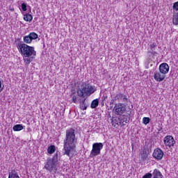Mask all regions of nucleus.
<instances>
[{
    "label": "nucleus",
    "mask_w": 178,
    "mask_h": 178,
    "mask_svg": "<svg viewBox=\"0 0 178 178\" xmlns=\"http://www.w3.org/2000/svg\"><path fill=\"white\" fill-rule=\"evenodd\" d=\"M37 38H38V34L35 32H31L28 35L24 37V42L25 44H31L33 40H37Z\"/></svg>",
    "instance_id": "6"
},
{
    "label": "nucleus",
    "mask_w": 178,
    "mask_h": 178,
    "mask_svg": "<svg viewBox=\"0 0 178 178\" xmlns=\"http://www.w3.org/2000/svg\"><path fill=\"white\" fill-rule=\"evenodd\" d=\"M10 10H11V12H14L15 11V8H11Z\"/></svg>",
    "instance_id": "32"
},
{
    "label": "nucleus",
    "mask_w": 178,
    "mask_h": 178,
    "mask_svg": "<svg viewBox=\"0 0 178 178\" xmlns=\"http://www.w3.org/2000/svg\"><path fill=\"white\" fill-rule=\"evenodd\" d=\"M97 91V88L95 86H92L88 82H83L81 88L77 90L78 97L81 98H86V97H90V95H92Z\"/></svg>",
    "instance_id": "2"
},
{
    "label": "nucleus",
    "mask_w": 178,
    "mask_h": 178,
    "mask_svg": "<svg viewBox=\"0 0 178 178\" xmlns=\"http://www.w3.org/2000/svg\"><path fill=\"white\" fill-rule=\"evenodd\" d=\"M86 98L83 99L82 100L80 99V108L82 111H86L87 108H88V104L86 102Z\"/></svg>",
    "instance_id": "14"
},
{
    "label": "nucleus",
    "mask_w": 178,
    "mask_h": 178,
    "mask_svg": "<svg viewBox=\"0 0 178 178\" xmlns=\"http://www.w3.org/2000/svg\"><path fill=\"white\" fill-rule=\"evenodd\" d=\"M159 71L161 72L164 74H167L169 73V65L166 63H163L159 65Z\"/></svg>",
    "instance_id": "13"
},
{
    "label": "nucleus",
    "mask_w": 178,
    "mask_h": 178,
    "mask_svg": "<svg viewBox=\"0 0 178 178\" xmlns=\"http://www.w3.org/2000/svg\"><path fill=\"white\" fill-rule=\"evenodd\" d=\"M55 151H56V147H55V145H51L47 148L48 154H54V152H55Z\"/></svg>",
    "instance_id": "21"
},
{
    "label": "nucleus",
    "mask_w": 178,
    "mask_h": 178,
    "mask_svg": "<svg viewBox=\"0 0 178 178\" xmlns=\"http://www.w3.org/2000/svg\"><path fill=\"white\" fill-rule=\"evenodd\" d=\"M104 148V144L102 143H95L92 145V149L90 152V158H94L97 156V155H100L101 149Z\"/></svg>",
    "instance_id": "4"
},
{
    "label": "nucleus",
    "mask_w": 178,
    "mask_h": 178,
    "mask_svg": "<svg viewBox=\"0 0 178 178\" xmlns=\"http://www.w3.org/2000/svg\"><path fill=\"white\" fill-rule=\"evenodd\" d=\"M115 98L117 101H122V102H123L124 104H129V99L127 98V95L122 92H119L118 94H117Z\"/></svg>",
    "instance_id": "12"
},
{
    "label": "nucleus",
    "mask_w": 178,
    "mask_h": 178,
    "mask_svg": "<svg viewBox=\"0 0 178 178\" xmlns=\"http://www.w3.org/2000/svg\"><path fill=\"white\" fill-rule=\"evenodd\" d=\"M166 77V75L163 74V72L161 71H155L154 74V79L156 80V81H159V83H161V81H163Z\"/></svg>",
    "instance_id": "10"
},
{
    "label": "nucleus",
    "mask_w": 178,
    "mask_h": 178,
    "mask_svg": "<svg viewBox=\"0 0 178 178\" xmlns=\"http://www.w3.org/2000/svg\"><path fill=\"white\" fill-rule=\"evenodd\" d=\"M114 111L115 112V115L122 116V114L126 112V104L123 103L115 104Z\"/></svg>",
    "instance_id": "5"
},
{
    "label": "nucleus",
    "mask_w": 178,
    "mask_h": 178,
    "mask_svg": "<svg viewBox=\"0 0 178 178\" xmlns=\"http://www.w3.org/2000/svg\"><path fill=\"white\" fill-rule=\"evenodd\" d=\"M106 98V97H104V99H105Z\"/></svg>",
    "instance_id": "34"
},
{
    "label": "nucleus",
    "mask_w": 178,
    "mask_h": 178,
    "mask_svg": "<svg viewBox=\"0 0 178 178\" xmlns=\"http://www.w3.org/2000/svg\"><path fill=\"white\" fill-rule=\"evenodd\" d=\"M77 145V137H76V129L70 128L65 131V138L64 139V155L70 156V152L76 149Z\"/></svg>",
    "instance_id": "1"
},
{
    "label": "nucleus",
    "mask_w": 178,
    "mask_h": 178,
    "mask_svg": "<svg viewBox=\"0 0 178 178\" xmlns=\"http://www.w3.org/2000/svg\"><path fill=\"white\" fill-rule=\"evenodd\" d=\"M113 102H115V100L112 99L110 104H113Z\"/></svg>",
    "instance_id": "31"
},
{
    "label": "nucleus",
    "mask_w": 178,
    "mask_h": 178,
    "mask_svg": "<svg viewBox=\"0 0 178 178\" xmlns=\"http://www.w3.org/2000/svg\"><path fill=\"white\" fill-rule=\"evenodd\" d=\"M164 144L166 147H169L170 148L175 146L176 144V141L175 138L172 136H166L163 140Z\"/></svg>",
    "instance_id": "8"
},
{
    "label": "nucleus",
    "mask_w": 178,
    "mask_h": 178,
    "mask_svg": "<svg viewBox=\"0 0 178 178\" xmlns=\"http://www.w3.org/2000/svg\"><path fill=\"white\" fill-rule=\"evenodd\" d=\"M163 151L159 148H156L154 150L152 156L154 158V159H156V161H161L162 160V158H163Z\"/></svg>",
    "instance_id": "9"
},
{
    "label": "nucleus",
    "mask_w": 178,
    "mask_h": 178,
    "mask_svg": "<svg viewBox=\"0 0 178 178\" xmlns=\"http://www.w3.org/2000/svg\"><path fill=\"white\" fill-rule=\"evenodd\" d=\"M17 48L19 49L21 55H22L24 58H30L37 55V52L34 49V47L29 46L26 43H19Z\"/></svg>",
    "instance_id": "3"
},
{
    "label": "nucleus",
    "mask_w": 178,
    "mask_h": 178,
    "mask_svg": "<svg viewBox=\"0 0 178 178\" xmlns=\"http://www.w3.org/2000/svg\"><path fill=\"white\" fill-rule=\"evenodd\" d=\"M33 58H34V56L26 57V58H24V62L26 66H29V65L31 63V61L33 60L31 59H33Z\"/></svg>",
    "instance_id": "22"
},
{
    "label": "nucleus",
    "mask_w": 178,
    "mask_h": 178,
    "mask_svg": "<svg viewBox=\"0 0 178 178\" xmlns=\"http://www.w3.org/2000/svg\"><path fill=\"white\" fill-rule=\"evenodd\" d=\"M24 20H25V22H32L33 15L29 13L24 14Z\"/></svg>",
    "instance_id": "18"
},
{
    "label": "nucleus",
    "mask_w": 178,
    "mask_h": 178,
    "mask_svg": "<svg viewBox=\"0 0 178 178\" xmlns=\"http://www.w3.org/2000/svg\"><path fill=\"white\" fill-rule=\"evenodd\" d=\"M59 154H58V152H56V154H54L52 159H51V161L55 163L56 165H58V162L59 161Z\"/></svg>",
    "instance_id": "17"
},
{
    "label": "nucleus",
    "mask_w": 178,
    "mask_h": 178,
    "mask_svg": "<svg viewBox=\"0 0 178 178\" xmlns=\"http://www.w3.org/2000/svg\"><path fill=\"white\" fill-rule=\"evenodd\" d=\"M23 129H24V127L22 124H16L13 127L14 131H21Z\"/></svg>",
    "instance_id": "20"
},
{
    "label": "nucleus",
    "mask_w": 178,
    "mask_h": 178,
    "mask_svg": "<svg viewBox=\"0 0 178 178\" xmlns=\"http://www.w3.org/2000/svg\"><path fill=\"white\" fill-rule=\"evenodd\" d=\"M99 104V100H98V99H94L90 104V108H92V109H95V108H97V106H98Z\"/></svg>",
    "instance_id": "19"
},
{
    "label": "nucleus",
    "mask_w": 178,
    "mask_h": 178,
    "mask_svg": "<svg viewBox=\"0 0 178 178\" xmlns=\"http://www.w3.org/2000/svg\"><path fill=\"white\" fill-rule=\"evenodd\" d=\"M44 169L49 171L50 172H54V170H58V168H56V164L52 162L51 159H47V162L44 165Z\"/></svg>",
    "instance_id": "7"
},
{
    "label": "nucleus",
    "mask_w": 178,
    "mask_h": 178,
    "mask_svg": "<svg viewBox=\"0 0 178 178\" xmlns=\"http://www.w3.org/2000/svg\"><path fill=\"white\" fill-rule=\"evenodd\" d=\"M150 50H155V48H156V43L153 42L150 44Z\"/></svg>",
    "instance_id": "27"
},
{
    "label": "nucleus",
    "mask_w": 178,
    "mask_h": 178,
    "mask_svg": "<svg viewBox=\"0 0 178 178\" xmlns=\"http://www.w3.org/2000/svg\"><path fill=\"white\" fill-rule=\"evenodd\" d=\"M77 97L76 95H72V102H73L74 104H78L79 101H77Z\"/></svg>",
    "instance_id": "26"
},
{
    "label": "nucleus",
    "mask_w": 178,
    "mask_h": 178,
    "mask_svg": "<svg viewBox=\"0 0 178 178\" xmlns=\"http://www.w3.org/2000/svg\"><path fill=\"white\" fill-rule=\"evenodd\" d=\"M8 178H20V177H19V174L16 170H12L11 172L8 173Z\"/></svg>",
    "instance_id": "16"
},
{
    "label": "nucleus",
    "mask_w": 178,
    "mask_h": 178,
    "mask_svg": "<svg viewBox=\"0 0 178 178\" xmlns=\"http://www.w3.org/2000/svg\"><path fill=\"white\" fill-rule=\"evenodd\" d=\"M2 22V17L0 15V22Z\"/></svg>",
    "instance_id": "33"
},
{
    "label": "nucleus",
    "mask_w": 178,
    "mask_h": 178,
    "mask_svg": "<svg viewBox=\"0 0 178 178\" xmlns=\"http://www.w3.org/2000/svg\"><path fill=\"white\" fill-rule=\"evenodd\" d=\"M149 56H158V53L155 50H150L147 51Z\"/></svg>",
    "instance_id": "23"
},
{
    "label": "nucleus",
    "mask_w": 178,
    "mask_h": 178,
    "mask_svg": "<svg viewBox=\"0 0 178 178\" xmlns=\"http://www.w3.org/2000/svg\"><path fill=\"white\" fill-rule=\"evenodd\" d=\"M118 120L119 122L117 123V124L123 127L126 126V123H129V122H130V117H128L127 115H121L118 118Z\"/></svg>",
    "instance_id": "11"
},
{
    "label": "nucleus",
    "mask_w": 178,
    "mask_h": 178,
    "mask_svg": "<svg viewBox=\"0 0 178 178\" xmlns=\"http://www.w3.org/2000/svg\"><path fill=\"white\" fill-rule=\"evenodd\" d=\"M143 178H152V175L149 172L146 173Z\"/></svg>",
    "instance_id": "29"
},
{
    "label": "nucleus",
    "mask_w": 178,
    "mask_h": 178,
    "mask_svg": "<svg viewBox=\"0 0 178 178\" xmlns=\"http://www.w3.org/2000/svg\"><path fill=\"white\" fill-rule=\"evenodd\" d=\"M153 178H163V175L158 169H154L153 172Z\"/></svg>",
    "instance_id": "15"
},
{
    "label": "nucleus",
    "mask_w": 178,
    "mask_h": 178,
    "mask_svg": "<svg viewBox=\"0 0 178 178\" xmlns=\"http://www.w3.org/2000/svg\"><path fill=\"white\" fill-rule=\"evenodd\" d=\"M150 121H151V119H149V118H148V117H144L143 118V124H148Z\"/></svg>",
    "instance_id": "24"
},
{
    "label": "nucleus",
    "mask_w": 178,
    "mask_h": 178,
    "mask_svg": "<svg viewBox=\"0 0 178 178\" xmlns=\"http://www.w3.org/2000/svg\"><path fill=\"white\" fill-rule=\"evenodd\" d=\"M174 10H178V1L175 2L172 6Z\"/></svg>",
    "instance_id": "30"
},
{
    "label": "nucleus",
    "mask_w": 178,
    "mask_h": 178,
    "mask_svg": "<svg viewBox=\"0 0 178 178\" xmlns=\"http://www.w3.org/2000/svg\"><path fill=\"white\" fill-rule=\"evenodd\" d=\"M147 158H148V156H147L145 153H143L141 154L142 161H146Z\"/></svg>",
    "instance_id": "28"
},
{
    "label": "nucleus",
    "mask_w": 178,
    "mask_h": 178,
    "mask_svg": "<svg viewBox=\"0 0 178 178\" xmlns=\"http://www.w3.org/2000/svg\"><path fill=\"white\" fill-rule=\"evenodd\" d=\"M22 10L23 12H26L27 10V3H23L21 5Z\"/></svg>",
    "instance_id": "25"
}]
</instances>
